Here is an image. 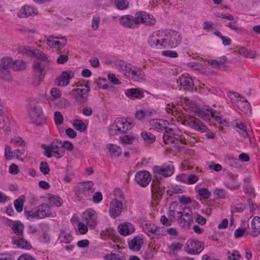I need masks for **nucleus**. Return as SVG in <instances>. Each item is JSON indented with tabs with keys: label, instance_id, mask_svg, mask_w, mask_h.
<instances>
[{
	"label": "nucleus",
	"instance_id": "de8ad7c7",
	"mask_svg": "<svg viewBox=\"0 0 260 260\" xmlns=\"http://www.w3.org/2000/svg\"><path fill=\"white\" fill-rule=\"evenodd\" d=\"M239 52L241 55L244 56L249 57L250 58L254 57L252 52L250 50L247 49L244 47H240L239 48Z\"/></svg>",
	"mask_w": 260,
	"mask_h": 260
},
{
	"label": "nucleus",
	"instance_id": "2f4dec72",
	"mask_svg": "<svg viewBox=\"0 0 260 260\" xmlns=\"http://www.w3.org/2000/svg\"><path fill=\"white\" fill-rule=\"evenodd\" d=\"M252 232L255 234L253 236H256L260 233V217L255 216L251 221Z\"/></svg>",
	"mask_w": 260,
	"mask_h": 260
},
{
	"label": "nucleus",
	"instance_id": "4c0bfd02",
	"mask_svg": "<svg viewBox=\"0 0 260 260\" xmlns=\"http://www.w3.org/2000/svg\"><path fill=\"white\" fill-rule=\"evenodd\" d=\"M10 123L9 121V119L7 117H4L2 115V111H0V128L8 130L10 127Z\"/></svg>",
	"mask_w": 260,
	"mask_h": 260
},
{
	"label": "nucleus",
	"instance_id": "7ed1b4c3",
	"mask_svg": "<svg viewBox=\"0 0 260 260\" xmlns=\"http://www.w3.org/2000/svg\"><path fill=\"white\" fill-rule=\"evenodd\" d=\"M154 178L156 180H161V177H167L171 176L174 171L173 164L171 162H166L161 166H155L152 168Z\"/></svg>",
	"mask_w": 260,
	"mask_h": 260
},
{
	"label": "nucleus",
	"instance_id": "bf43d9fd",
	"mask_svg": "<svg viewBox=\"0 0 260 260\" xmlns=\"http://www.w3.org/2000/svg\"><path fill=\"white\" fill-rule=\"evenodd\" d=\"M100 22V17L98 16H94L92 19L91 26L93 30H96Z\"/></svg>",
	"mask_w": 260,
	"mask_h": 260
},
{
	"label": "nucleus",
	"instance_id": "a18cd8bd",
	"mask_svg": "<svg viewBox=\"0 0 260 260\" xmlns=\"http://www.w3.org/2000/svg\"><path fill=\"white\" fill-rule=\"evenodd\" d=\"M227 58L225 56L221 57L219 59H209L208 63L210 64L220 65L223 64L227 61Z\"/></svg>",
	"mask_w": 260,
	"mask_h": 260
},
{
	"label": "nucleus",
	"instance_id": "7c9ffc66",
	"mask_svg": "<svg viewBox=\"0 0 260 260\" xmlns=\"http://www.w3.org/2000/svg\"><path fill=\"white\" fill-rule=\"evenodd\" d=\"M107 148L109 149V155L111 157L119 156L122 152L121 149L116 145L109 144Z\"/></svg>",
	"mask_w": 260,
	"mask_h": 260
},
{
	"label": "nucleus",
	"instance_id": "393cba45",
	"mask_svg": "<svg viewBox=\"0 0 260 260\" xmlns=\"http://www.w3.org/2000/svg\"><path fill=\"white\" fill-rule=\"evenodd\" d=\"M35 76L37 77V80L41 82L44 79L45 72V67L41 63L35 61L33 66Z\"/></svg>",
	"mask_w": 260,
	"mask_h": 260
},
{
	"label": "nucleus",
	"instance_id": "412c9836",
	"mask_svg": "<svg viewBox=\"0 0 260 260\" xmlns=\"http://www.w3.org/2000/svg\"><path fill=\"white\" fill-rule=\"evenodd\" d=\"M177 83H179L180 85L182 86L185 90L190 91L193 88V82L190 77L187 75H182L178 80Z\"/></svg>",
	"mask_w": 260,
	"mask_h": 260
},
{
	"label": "nucleus",
	"instance_id": "e2e57ef3",
	"mask_svg": "<svg viewBox=\"0 0 260 260\" xmlns=\"http://www.w3.org/2000/svg\"><path fill=\"white\" fill-rule=\"evenodd\" d=\"M194 220L196 222L201 225L205 224L206 222V218L198 213H196L194 215Z\"/></svg>",
	"mask_w": 260,
	"mask_h": 260
},
{
	"label": "nucleus",
	"instance_id": "f704fd0d",
	"mask_svg": "<svg viewBox=\"0 0 260 260\" xmlns=\"http://www.w3.org/2000/svg\"><path fill=\"white\" fill-rule=\"evenodd\" d=\"M12 230L14 233L16 234V237L22 236L23 235L24 225L20 222H15L13 225Z\"/></svg>",
	"mask_w": 260,
	"mask_h": 260
},
{
	"label": "nucleus",
	"instance_id": "9b49d317",
	"mask_svg": "<svg viewBox=\"0 0 260 260\" xmlns=\"http://www.w3.org/2000/svg\"><path fill=\"white\" fill-rule=\"evenodd\" d=\"M197 115L203 119L205 121H209L211 117L214 118L216 122L220 124H222L225 122V121H222L221 118L218 116H215L213 110L210 107L207 108L206 111L199 110L197 112Z\"/></svg>",
	"mask_w": 260,
	"mask_h": 260
},
{
	"label": "nucleus",
	"instance_id": "6e6d98bb",
	"mask_svg": "<svg viewBox=\"0 0 260 260\" xmlns=\"http://www.w3.org/2000/svg\"><path fill=\"white\" fill-rule=\"evenodd\" d=\"M41 148L45 150L44 154L46 155L47 157L51 158L52 156H54V153L53 154V153L51 151V149H50L49 145L42 144L41 145Z\"/></svg>",
	"mask_w": 260,
	"mask_h": 260
},
{
	"label": "nucleus",
	"instance_id": "864d4df0",
	"mask_svg": "<svg viewBox=\"0 0 260 260\" xmlns=\"http://www.w3.org/2000/svg\"><path fill=\"white\" fill-rule=\"evenodd\" d=\"M40 170L44 175L49 174L50 169L48 164L45 161H42L40 165Z\"/></svg>",
	"mask_w": 260,
	"mask_h": 260
},
{
	"label": "nucleus",
	"instance_id": "ea45409f",
	"mask_svg": "<svg viewBox=\"0 0 260 260\" xmlns=\"http://www.w3.org/2000/svg\"><path fill=\"white\" fill-rule=\"evenodd\" d=\"M73 126L76 130L81 132H84L86 128L85 124L80 119H75L73 121Z\"/></svg>",
	"mask_w": 260,
	"mask_h": 260
},
{
	"label": "nucleus",
	"instance_id": "c9c22d12",
	"mask_svg": "<svg viewBox=\"0 0 260 260\" xmlns=\"http://www.w3.org/2000/svg\"><path fill=\"white\" fill-rule=\"evenodd\" d=\"M25 197L21 195L14 202V206L18 212H21L23 210Z\"/></svg>",
	"mask_w": 260,
	"mask_h": 260
},
{
	"label": "nucleus",
	"instance_id": "680f3d73",
	"mask_svg": "<svg viewBox=\"0 0 260 260\" xmlns=\"http://www.w3.org/2000/svg\"><path fill=\"white\" fill-rule=\"evenodd\" d=\"M24 212L27 219L29 220H32L34 218H38V213L37 210L36 211H26L24 210Z\"/></svg>",
	"mask_w": 260,
	"mask_h": 260
},
{
	"label": "nucleus",
	"instance_id": "37998d69",
	"mask_svg": "<svg viewBox=\"0 0 260 260\" xmlns=\"http://www.w3.org/2000/svg\"><path fill=\"white\" fill-rule=\"evenodd\" d=\"M60 242L64 243H69L73 240V237L69 234L66 233H61L59 237Z\"/></svg>",
	"mask_w": 260,
	"mask_h": 260
},
{
	"label": "nucleus",
	"instance_id": "4be33fe9",
	"mask_svg": "<svg viewBox=\"0 0 260 260\" xmlns=\"http://www.w3.org/2000/svg\"><path fill=\"white\" fill-rule=\"evenodd\" d=\"M143 229L144 232L148 235L150 236L151 234L157 235L158 237L160 238L161 235L160 228L157 227L156 225L152 223H146L143 226Z\"/></svg>",
	"mask_w": 260,
	"mask_h": 260
},
{
	"label": "nucleus",
	"instance_id": "c03bdc74",
	"mask_svg": "<svg viewBox=\"0 0 260 260\" xmlns=\"http://www.w3.org/2000/svg\"><path fill=\"white\" fill-rule=\"evenodd\" d=\"M135 137L133 135H125L120 137V140L122 143L126 144H131L133 143Z\"/></svg>",
	"mask_w": 260,
	"mask_h": 260
},
{
	"label": "nucleus",
	"instance_id": "603ef678",
	"mask_svg": "<svg viewBox=\"0 0 260 260\" xmlns=\"http://www.w3.org/2000/svg\"><path fill=\"white\" fill-rule=\"evenodd\" d=\"M227 255L228 259L230 260H238L240 257V254L237 250H234L232 252L229 251Z\"/></svg>",
	"mask_w": 260,
	"mask_h": 260
},
{
	"label": "nucleus",
	"instance_id": "0eeeda50",
	"mask_svg": "<svg viewBox=\"0 0 260 260\" xmlns=\"http://www.w3.org/2000/svg\"><path fill=\"white\" fill-rule=\"evenodd\" d=\"M203 246L202 242L190 240L186 242L184 250L189 254H198L202 251Z\"/></svg>",
	"mask_w": 260,
	"mask_h": 260
},
{
	"label": "nucleus",
	"instance_id": "473e14b6",
	"mask_svg": "<svg viewBox=\"0 0 260 260\" xmlns=\"http://www.w3.org/2000/svg\"><path fill=\"white\" fill-rule=\"evenodd\" d=\"M150 124L154 126V128L163 131L164 125L166 124H169V123L167 120L152 119L150 120Z\"/></svg>",
	"mask_w": 260,
	"mask_h": 260
},
{
	"label": "nucleus",
	"instance_id": "0e129e2a",
	"mask_svg": "<svg viewBox=\"0 0 260 260\" xmlns=\"http://www.w3.org/2000/svg\"><path fill=\"white\" fill-rule=\"evenodd\" d=\"M107 77L109 81L115 85H119L121 83L119 79L116 78L115 75L113 74H109Z\"/></svg>",
	"mask_w": 260,
	"mask_h": 260
},
{
	"label": "nucleus",
	"instance_id": "cd10ccee",
	"mask_svg": "<svg viewBox=\"0 0 260 260\" xmlns=\"http://www.w3.org/2000/svg\"><path fill=\"white\" fill-rule=\"evenodd\" d=\"M143 243V240L141 238L136 237L128 243V246L130 249L138 251L140 249Z\"/></svg>",
	"mask_w": 260,
	"mask_h": 260
},
{
	"label": "nucleus",
	"instance_id": "09e8293b",
	"mask_svg": "<svg viewBox=\"0 0 260 260\" xmlns=\"http://www.w3.org/2000/svg\"><path fill=\"white\" fill-rule=\"evenodd\" d=\"M198 194L203 200H206L210 197L211 193L207 188H203L198 190Z\"/></svg>",
	"mask_w": 260,
	"mask_h": 260
},
{
	"label": "nucleus",
	"instance_id": "aec40b11",
	"mask_svg": "<svg viewBox=\"0 0 260 260\" xmlns=\"http://www.w3.org/2000/svg\"><path fill=\"white\" fill-rule=\"evenodd\" d=\"M37 211L38 214V218H43L47 216L54 217L55 215V213L51 212L50 206L46 204L38 206Z\"/></svg>",
	"mask_w": 260,
	"mask_h": 260
},
{
	"label": "nucleus",
	"instance_id": "f3484780",
	"mask_svg": "<svg viewBox=\"0 0 260 260\" xmlns=\"http://www.w3.org/2000/svg\"><path fill=\"white\" fill-rule=\"evenodd\" d=\"M55 38L53 36H49L47 38L46 42L47 45L50 47L58 49L63 48L67 44V40L64 38Z\"/></svg>",
	"mask_w": 260,
	"mask_h": 260
},
{
	"label": "nucleus",
	"instance_id": "6ab92c4d",
	"mask_svg": "<svg viewBox=\"0 0 260 260\" xmlns=\"http://www.w3.org/2000/svg\"><path fill=\"white\" fill-rule=\"evenodd\" d=\"M160 180L153 179L151 185V189L152 194L153 196H155L156 198H159L161 197L165 191V187L160 184Z\"/></svg>",
	"mask_w": 260,
	"mask_h": 260
},
{
	"label": "nucleus",
	"instance_id": "a19ab883",
	"mask_svg": "<svg viewBox=\"0 0 260 260\" xmlns=\"http://www.w3.org/2000/svg\"><path fill=\"white\" fill-rule=\"evenodd\" d=\"M116 7L120 10L126 9L128 6V2L126 0H114Z\"/></svg>",
	"mask_w": 260,
	"mask_h": 260
},
{
	"label": "nucleus",
	"instance_id": "8fccbe9b",
	"mask_svg": "<svg viewBox=\"0 0 260 260\" xmlns=\"http://www.w3.org/2000/svg\"><path fill=\"white\" fill-rule=\"evenodd\" d=\"M107 260H126L124 257L120 256L119 254L111 253L105 256Z\"/></svg>",
	"mask_w": 260,
	"mask_h": 260
},
{
	"label": "nucleus",
	"instance_id": "4d7b16f0",
	"mask_svg": "<svg viewBox=\"0 0 260 260\" xmlns=\"http://www.w3.org/2000/svg\"><path fill=\"white\" fill-rule=\"evenodd\" d=\"M135 67V66H133L130 63H127L122 72L126 76L130 77L132 72H133V70Z\"/></svg>",
	"mask_w": 260,
	"mask_h": 260
},
{
	"label": "nucleus",
	"instance_id": "c756f323",
	"mask_svg": "<svg viewBox=\"0 0 260 260\" xmlns=\"http://www.w3.org/2000/svg\"><path fill=\"white\" fill-rule=\"evenodd\" d=\"M125 95L129 98L141 99L143 97V92L137 88H130L125 90Z\"/></svg>",
	"mask_w": 260,
	"mask_h": 260
},
{
	"label": "nucleus",
	"instance_id": "3c124183",
	"mask_svg": "<svg viewBox=\"0 0 260 260\" xmlns=\"http://www.w3.org/2000/svg\"><path fill=\"white\" fill-rule=\"evenodd\" d=\"M54 119L56 125H60L63 120L62 114L59 111H56L54 114Z\"/></svg>",
	"mask_w": 260,
	"mask_h": 260
},
{
	"label": "nucleus",
	"instance_id": "bb28decb",
	"mask_svg": "<svg viewBox=\"0 0 260 260\" xmlns=\"http://www.w3.org/2000/svg\"><path fill=\"white\" fill-rule=\"evenodd\" d=\"M129 78H131L134 81L138 82H143L145 80L144 73L141 69L136 67L134 68Z\"/></svg>",
	"mask_w": 260,
	"mask_h": 260
},
{
	"label": "nucleus",
	"instance_id": "c85d7f7f",
	"mask_svg": "<svg viewBox=\"0 0 260 260\" xmlns=\"http://www.w3.org/2000/svg\"><path fill=\"white\" fill-rule=\"evenodd\" d=\"M93 185V183L92 181H87L82 183L79 187L80 193L84 194L88 192H93L94 191Z\"/></svg>",
	"mask_w": 260,
	"mask_h": 260
},
{
	"label": "nucleus",
	"instance_id": "6e6552de",
	"mask_svg": "<svg viewBox=\"0 0 260 260\" xmlns=\"http://www.w3.org/2000/svg\"><path fill=\"white\" fill-rule=\"evenodd\" d=\"M29 116L32 122L36 125H41L44 123V116L42 109L38 106H34L29 109Z\"/></svg>",
	"mask_w": 260,
	"mask_h": 260
},
{
	"label": "nucleus",
	"instance_id": "20e7f679",
	"mask_svg": "<svg viewBox=\"0 0 260 260\" xmlns=\"http://www.w3.org/2000/svg\"><path fill=\"white\" fill-rule=\"evenodd\" d=\"M90 90V87L84 84H81L78 85L77 88L73 89V91L75 92L74 98L80 104L86 103Z\"/></svg>",
	"mask_w": 260,
	"mask_h": 260
},
{
	"label": "nucleus",
	"instance_id": "49530a36",
	"mask_svg": "<svg viewBox=\"0 0 260 260\" xmlns=\"http://www.w3.org/2000/svg\"><path fill=\"white\" fill-rule=\"evenodd\" d=\"M161 235H166V234H169L170 236L173 237H176L178 236V231L176 228H170L166 229L165 230H161Z\"/></svg>",
	"mask_w": 260,
	"mask_h": 260
},
{
	"label": "nucleus",
	"instance_id": "423d86ee",
	"mask_svg": "<svg viewBox=\"0 0 260 260\" xmlns=\"http://www.w3.org/2000/svg\"><path fill=\"white\" fill-rule=\"evenodd\" d=\"M11 67V59L8 57H3L0 63V77L9 81L11 80L10 68Z\"/></svg>",
	"mask_w": 260,
	"mask_h": 260
},
{
	"label": "nucleus",
	"instance_id": "13d9d810",
	"mask_svg": "<svg viewBox=\"0 0 260 260\" xmlns=\"http://www.w3.org/2000/svg\"><path fill=\"white\" fill-rule=\"evenodd\" d=\"M182 247V245L180 243H176L174 244H172L170 246V249L172 252L173 254L174 255H176V252L180 250Z\"/></svg>",
	"mask_w": 260,
	"mask_h": 260
},
{
	"label": "nucleus",
	"instance_id": "72a5a7b5",
	"mask_svg": "<svg viewBox=\"0 0 260 260\" xmlns=\"http://www.w3.org/2000/svg\"><path fill=\"white\" fill-rule=\"evenodd\" d=\"M141 136L145 143L147 144L152 143L155 140V136L149 132L144 131L142 132Z\"/></svg>",
	"mask_w": 260,
	"mask_h": 260
},
{
	"label": "nucleus",
	"instance_id": "052dcab7",
	"mask_svg": "<svg viewBox=\"0 0 260 260\" xmlns=\"http://www.w3.org/2000/svg\"><path fill=\"white\" fill-rule=\"evenodd\" d=\"M161 54L165 56H168L172 58H176L178 57V53L175 51L173 50H165L162 51Z\"/></svg>",
	"mask_w": 260,
	"mask_h": 260
},
{
	"label": "nucleus",
	"instance_id": "2eb2a0df",
	"mask_svg": "<svg viewBox=\"0 0 260 260\" xmlns=\"http://www.w3.org/2000/svg\"><path fill=\"white\" fill-rule=\"evenodd\" d=\"M122 209L123 205L121 201L116 199L112 200L110 203L109 212L113 217L116 218L120 215Z\"/></svg>",
	"mask_w": 260,
	"mask_h": 260
},
{
	"label": "nucleus",
	"instance_id": "58836bf2",
	"mask_svg": "<svg viewBox=\"0 0 260 260\" xmlns=\"http://www.w3.org/2000/svg\"><path fill=\"white\" fill-rule=\"evenodd\" d=\"M14 70H23L25 69L26 66L25 63L22 60H17L14 62H11V67Z\"/></svg>",
	"mask_w": 260,
	"mask_h": 260
},
{
	"label": "nucleus",
	"instance_id": "5701e85b",
	"mask_svg": "<svg viewBox=\"0 0 260 260\" xmlns=\"http://www.w3.org/2000/svg\"><path fill=\"white\" fill-rule=\"evenodd\" d=\"M12 242L14 245H16L18 247L22 249H30L31 245L27 241L23 238V236L20 237H13Z\"/></svg>",
	"mask_w": 260,
	"mask_h": 260
},
{
	"label": "nucleus",
	"instance_id": "f8f14e48",
	"mask_svg": "<svg viewBox=\"0 0 260 260\" xmlns=\"http://www.w3.org/2000/svg\"><path fill=\"white\" fill-rule=\"evenodd\" d=\"M49 148L54 153V156L60 158L65 154V150L62 147V141L58 139L54 140L50 144Z\"/></svg>",
	"mask_w": 260,
	"mask_h": 260
},
{
	"label": "nucleus",
	"instance_id": "1a4fd4ad",
	"mask_svg": "<svg viewBox=\"0 0 260 260\" xmlns=\"http://www.w3.org/2000/svg\"><path fill=\"white\" fill-rule=\"evenodd\" d=\"M185 122L191 128L202 133L208 131V127L200 119L194 117L189 116L186 118Z\"/></svg>",
	"mask_w": 260,
	"mask_h": 260
},
{
	"label": "nucleus",
	"instance_id": "69168bd1",
	"mask_svg": "<svg viewBox=\"0 0 260 260\" xmlns=\"http://www.w3.org/2000/svg\"><path fill=\"white\" fill-rule=\"evenodd\" d=\"M162 139L166 143L174 144L175 143L176 141L177 140L176 138L167 135H164L162 137Z\"/></svg>",
	"mask_w": 260,
	"mask_h": 260
},
{
	"label": "nucleus",
	"instance_id": "9d476101",
	"mask_svg": "<svg viewBox=\"0 0 260 260\" xmlns=\"http://www.w3.org/2000/svg\"><path fill=\"white\" fill-rule=\"evenodd\" d=\"M19 51L23 54L28 55L30 57H35L39 60L44 61H48V58L44 52L39 49L31 50L25 47H20Z\"/></svg>",
	"mask_w": 260,
	"mask_h": 260
},
{
	"label": "nucleus",
	"instance_id": "e433bc0d",
	"mask_svg": "<svg viewBox=\"0 0 260 260\" xmlns=\"http://www.w3.org/2000/svg\"><path fill=\"white\" fill-rule=\"evenodd\" d=\"M48 200L51 205H53L58 207L61 206L63 203L62 200L60 197L53 194H50Z\"/></svg>",
	"mask_w": 260,
	"mask_h": 260
},
{
	"label": "nucleus",
	"instance_id": "ddd939ff",
	"mask_svg": "<svg viewBox=\"0 0 260 260\" xmlns=\"http://www.w3.org/2000/svg\"><path fill=\"white\" fill-rule=\"evenodd\" d=\"M137 17L139 19H138L139 26L141 24H144L147 26H152L156 22V20L152 15L142 11L137 12Z\"/></svg>",
	"mask_w": 260,
	"mask_h": 260
},
{
	"label": "nucleus",
	"instance_id": "774afa93",
	"mask_svg": "<svg viewBox=\"0 0 260 260\" xmlns=\"http://www.w3.org/2000/svg\"><path fill=\"white\" fill-rule=\"evenodd\" d=\"M69 59V57L66 54H60L56 59V62L58 64H63Z\"/></svg>",
	"mask_w": 260,
	"mask_h": 260
},
{
	"label": "nucleus",
	"instance_id": "dca6fc26",
	"mask_svg": "<svg viewBox=\"0 0 260 260\" xmlns=\"http://www.w3.org/2000/svg\"><path fill=\"white\" fill-rule=\"evenodd\" d=\"M169 39L167 40V46L174 48L177 46L181 42L180 34L175 30H171L169 32Z\"/></svg>",
	"mask_w": 260,
	"mask_h": 260
},
{
	"label": "nucleus",
	"instance_id": "79ce46f5",
	"mask_svg": "<svg viewBox=\"0 0 260 260\" xmlns=\"http://www.w3.org/2000/svg\"><path fill=\"white\" fill-rule=\"evenodd\" d=\"M129 226H131V224H120L118 226L119 232L123 236H127L129 235L131 233V231L129 228Z\"/></svg>",
	"mask_w": 260,
	"mask_h": 260
},
{
	"label": "nucleus",
	"instance_id": "5fc2aeb1",
	"mask_svg": "<svg viewBox=\"0 0 260 260\" xmlns=\"http://www.w3.org/2000/svg\"><path fill=\"white\" fill-rule=\"evenodd\" d=\"M11 142L14 144L16 146H24L25 145V142L23 140L18 136L14 137L13 138L11 139Z\"/></svg>",
	"mask_w": 260,
	"mask_h": 260
},
{
	"label": "nucleus",
	"instance_id": "39448f33",
	"mask_svg": "<svg viewBox=\"0 0 260 260\" xmlns=\"http://www.w3.org/2000/svg\"><path fill=\"white\" fill-rule=\"evenodd\" d=\"M138 19H139L137 17V12H136L134 15H124L121 16L119 19V23L124 27L134 29L139 26Z\"/></svg>",
	"mask_w": 260,
	"mask_h": 260
},
{
	"label": "nucleus",
	"instance_id": "f257e3e1",
	"mask_svg": "<svg viewBox=\"0 0 260 260\" xmlns=\"http://www.w3.org/2000/svg\"><path fill=\"white\" fill-rule=\"evenodd\" d=\"M169 39L167 30H159L153 32L148 39V43L152 47L162 49L167 47V40Z\"/></svg>",
	"mask_w": 260,
	"mask_h": 260
},
{
	"label": "nucleus",
	"instance_id": "a878e982",
	"mask_svg": "<svg viewBox=\"0 0 260 260\" xmlns=\"http://www.w3.org/2000/svg\"><path fill=\"white\" fill-rule=\"evenodd\" d=\"M37 12V9L35 8L26 5L21 8L19 13V16L21 17H27L36 15Z\"/></svg>",
	"mask_w": 260,
	"mask_h": 260
},
{
	"label": "nucleus",
	"instance_id": "b1692460",
	"mask_svg": "<svg viewBox=\"0 0 260 260\" xmlns=\"http://www.w3.org/2000/svg\"><path fill=\"white\" fill-rule=\"evenodd\" d=\"M74 73L71 71H63L58 77V85L66 86L69 84V80L73 77Z\"/></svg>",
	"mask_w": 260,
	"mask_h": 260
},
{
	"label": "nucleus",
	"instance_id": "a211bd4d",
	"mask_svg": "<svg viewBox=\"0 0 260 260\" xmlns=\"http://www.w3.org/2000/svg\"><path fill=\"white\" fill-rule=\"evenodd\" d=\"M84 216L85 217L86 224L91 229H94L96 224V218L95 212L94 210L89 209L87 210L84 213Z\"/></svg>",
	"mask_w": 260,
	"mask_h": 260
},
{
	"label": "nucleus",
	"instance_id": "338daca9",
	"mask_svg": "<svg viewBox=\"0 0 260 260\" xmlns=\"http://www.w3.org/2000/svg\"><path fill=\"white\" fill-rule=\"evenodd\" d=\"M13 152L11 150L10 146L6 145L5 149V156L8 160L11 159L12 158Z\"/></svg>",
	"mask_w": 260,
	"mask_h": 260
},
{
	"label": "nucleus",
	"instance_id": "4468645a",
	"mask_svg": "<svg viewBox=\"0 0 260 260\" xmlns=\"http://www.w3.org/2000/svg\"><path fill=\"white\" fill-rule=\"evenodd\" d=\"M151 180V175L147 171H141L136 173V181L141 186H147Z\"/></svg>",
	"mask_w": 260,
	"mask_h": 260
},
{
	"label": "nucleus",
	"instance_id": "f03ea898",
	"mask_svg": "<svg viewBox=\"0 0 260 260\" xmlns=\"http://www.w3.org/2000/svg\"><path fill=\"white\" fill-rule=\"evenodd\" d=\"M134 125L133 122L128 121L125 118H117L114 123L109 127L108 131L112 136L127 133Z\"/></svg>",
	"mask_w": 260,
	"mask_h": 260
}]
</instances>
